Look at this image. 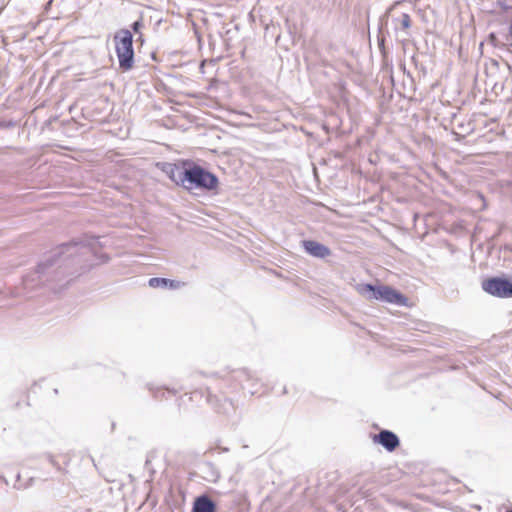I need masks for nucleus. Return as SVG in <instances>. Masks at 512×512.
Listing matches in <instances>:
<instances>
[{
  "instance_id": "13",
  "label": "nucleus",
  "mask_w": 512,
  "mask_h": 512,
  "mask_svg": "<svg viewBox=\"0 0 512 512\" xmlns=\"http://www.w3.org/2000/svg\"><path fill=\"white\" fill-rule=\"evenodd\" d=\"M147 388L152 393L153 397L156 399L165 397L166 393H168L170 395H176L178 392L176 389H169V388L164 389V388H160V387H155L152 384H147Z\"/></svg>"
},
{
  "instance_id": "9",
  "label": "nucleus",
  "mask_w": 512,
  "mask_h": 512,
  "mask_svg": "<svg viewBox=\"0 0 512 512\" xmlns=\"http://www.w3.org/2000/svg\"><path fill=\"white\" fill-rule=\"evenodd\" d=\"M302 246L306 253L316 258L324 259L331 254L329 247L314 240H304Z\"/></svg>"
},
{
  "instance_id": "16",
  "label": "nucleus",
  "mask_w": 512,
  "mask_h": 512,
  "mask_svg": "<svg viewBox=\"0 0 512 512\" xmlns=\"http://www.w3.org/2000/svg\"><path fill=\"white\" fill-rule=\"evenodd\" d=\"M142 27H143V21H142V19H138V20L134 21V22L131 24V29H132L135 33H138Z\"/></svg>"
},
{
  "instance_id": "6",
  "label": "nucleus",
  "mask_w": 512,
  "mask_h": 512,
  "mask_svg": "<svg viewBox=\"0 0 512 512\" xmlns=\"http://www.w3.org/2000/svg\"><path fill=\"white\" fill-rule=\"evenodd\" d=\"M231 378L239 383L241 389H247L250 395L257 392L259 379L246 368L236 369L231 372Z\"/></svg>"
},
{
  "instance_id": "4",
  "label": "nucleus",
  "mask_w": 512,
  "mask_h": 512,
  "mask_svg": "<svg viewBox=\"0 0 512 512\" xmlns=\"http://www.w3.org/2000/svg\"><path fill=\"white\" fill-rule=\"evenodd\" d=\"M358 291L368 300H381L398 306H404L407 302L405 295L387 285L363 284Z\"/></svg>"
},
{
  "instance_id": "11",
  "label": "nucleus",
  "mask_w": 512,
  "mask_h": 512,
  "mask_svg": "<svg viewBox=\"0 0 512 512\" xmlns=\"http://www.w3.org/2000/svg\"><path fill=\"white\" fill-rule=\"evenodd\" d=\"M192 512H216V504L209 496L201 495L195 499Z\"/></svg>"
},
{
  "instance_id": "3",
  "label": "nucleus",
  "mask_w": 512,
  "mask_h": 512,
  "mask_svg": "<svg viewBox=\"0 0 512 512\" xmlns=\"http://www.w3.org/2000/svg\"><path fill=\"white\" fill-rule=\"evenodd\" d=\"M119 68L126 72L134 66L133 35L128 29H120L114 35Z\"/></svg>"
},
{
  "instance_id": "20",
  "label": "nucleus",
  "mask_w": 512,
  "mask_h": 512,
  "mask_svg": "<svg viewBox=\"0 0 512 512\" xmlns=\"http://www.w3.org/2000/svg\"><path fill=\"white\" fill-rule=\"evenodd\" d=\"M506 512H512V509H511V510H508V511H506Z\"/></svg>"
},
{
  "instance_id": "18",
  "label": "nucleus",
  "mask_w": 512,
  "mask_h": 512,
  "mask_svg": "<svg viewBox=\"0 0 512 512\" xmlns=\"http://www.w3.org/2000/svg\"><path fill=\"white\" fill-rule=\"evenodd\" d=\"M227 380H228V381H230V382L236 383V384H234V387H235V388L237 387V385L239 386V383H238L237 381L232 380V378H231V374L229 375V377L227 378Z\"/></svg>"
},
{
  "instance_id": "8",
  "label": "nucleus",
  "mask_w": 512,
  "mask_h": 512,
  "mask_svg": "<svg viewBox=\"0 0 512 512\" xmlns=\"http://www.w3.org/2000/svg\"><path fill=\"white\" fill-rule=\"evenodd\" d=\"M373 442L381 445L388 452H393L400 445L399 437L392 431L383 429L372 436Z\"/></svg>"
},
{
  "instance_id": "5",
  "label": "nucleus",
  "mask_w": 512,
  "mask_h": 512,
  "mask_svg": "<svg viewBox=\"0 0 512 512\" xmlns=\"http://www.w3.org/2000/svg\"><path fill=\"white\" fill-rule=\"evenodd\" d=\"M482 289L498 298H512V282L505 277H491L484 280Z\"/></svg>"
},
{
  "instance_id": "10",
  "label": "nucleus",
  "mask_w": 512,
  "mask_h": 512,
  "mask_svg": "<svg viewBox=\"0 0 512 512\" xmlns=\"http://www.w3.org/2000/svg\"><path fill=\"white\" fill-rule=\"evenodd\" d=\"M162 171L176 184L184 187L185 168H181L174 163H164Z\"/></svg>"
},
{
  "instance_id": "15",
  "label": "nucleus",
  "mask_w": 512,
  "mask_h": 512,
  "mask_svg": "<svg viewBox=\"0 0 512 512\" xmlns=\"http://www.w3.org/2000/svg\"><path fill=\"white\" fill-rule=\"evenodd\" d=\"M47 461L55 467L57 470H61L60 464L58 461H56L55 457L51 454H46Z\"/></svg>"
},
{
  "instance_id": "2",
  "label": "nucleus",
  "mask_w": 512,
  "mask_h": 512,
  "mask_svg": "<svg viewBox=\"0 0 512 512\" xmlns=\"http://www.w3.org/2000/svg\"><path fill=\"white\" fill-rule=\"evenodd\" d=\"M184 180L186 184L184 185V188L187 190H191L193 188L214 190L217 188L219 183L215 174L196 164L185 168Z\"/></svg>"
},
{
  "instance_id": "14",
  "label": "nucleus",
  "mask_w": 512,
  "mask_h": 512,
  "mask_svg": "<svg viewBox=\"0 0 512 512\" xmlns=\"http://www.w3.org/2000/svg\"><path fill=\"white\" fill-rule=\"evenodd\" d=\"M401 26H402V28H404V29H408V28H410V26H411V19H410V16H409L408 14H406V13H404V14L402 15V19H401Z\"/></svg>"
},
{
  "instance_id": "12",
  "label": "nucleus",
  "mask_w": 512,
  "mask_h": 512,
  "mask_svg": "<svg viewBox=\"0 0 512 512\" xmlns=\"http://www.w3.org/2000/svg\"><path fill=\"white\" fill-rule=\"evenodd\" d=\"M148 284L152 288H169V289H179L181 288L184 283L177 281V280H171L168 278H161V277H153L150 278L148 281Z\"/></svg>"
},
{
  "instance_id": "1",
  "label": "nucleus",
  "mask_w": 512,
  "mask_h": 512,
  "mask_svg": "<svg viewBox=\"0 0 512 512\" xmlns=\"http://www.w3.org/2000/svg\"><path fill=\"white\" fill-rule=\"evenodd\" d=\"M109 260L107 254H98L94 250L93 243L73 241L61 244L45 255L33 273L23 278V285L25 289L47 285L57 292L69 283L68 277L79 276L95 264L107 263Z\"/></svg>"
},
{
  "instance_id": "19",
  "label": "nucleus",
  "mask_w": 512,
  "mask_h": 512,
  "mask_svg": "<svg viewBox=\"0 0 512 512\" xmlns=\"http://www.w3.org/2000/svg\"><path fill=\"white\" fill-rule=\"evenodd\" d=\"M0 479L5 483L8 484V480L4 476H0Z\"/></svg>"
},
{
  "instance_id": "7",
  "label": "nucleus",
  "mask_w": 512,
  "mask_h": 512,
  "mask_svg": "<svg viewBox=\"0 0 512 512\" xmlns=\"http://www.w3.org/2000/svg\"><path fill=\"white\" fill-rule=\"evenodd\" d=\"M207 402L211 405L216 413L226 417L232 416L236 411L232 399L226 397L223 393L216 395L208 392Z\"/></svg>"
},
{
  "instance_id": "17",
  "label": "nucleus",
  "mask_w": 512,
  "mask_h": 512,
  "mask_svg": "<svg viewBox=\"0 0 512 512\" xmlns=\"http://www.w3.org/2000/svg\"><path fill=\"white\" fill-rule=\"evenodd\" d=\"M489 39H490V41H491L494 45H496V44H495V41H497V37H496V35H495L494 33H491V34L489 35Z\"/></svg>"
}]
</instances>
